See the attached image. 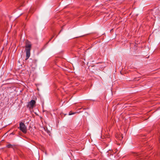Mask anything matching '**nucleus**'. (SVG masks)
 Masks as SVG:
<instances>
[{"label":"nucleus","instance_id":"423d86ee","mask_svg":"<svg viewBox=\"0 0 160 160\" xmlns=\"http://www.w3.org/2000/svg\"><path fill=\"white\" fill-rule=\"evenodd\" d=\"M36 60H34V61H33V63H35V64H36Z\"/></svg>","mask_w":160,"mask_h":160},{"label":"nucleus","instance_id":"1a4fd4ad","mask_svg":"<svg viewBox=\"0 0 160 160\" xmlns=\"http://www.w3.org/2000/svg\"><path fill=\"white\" fill-rule=\"evenodd\" d=\"M53 37H52L51 38V39L50 40L52 39V38H53Z\"/></svg>","mask_w":160,"mask_h":160},{"label":"nucleus","instance_id":"0eeeda50","mask_svg":"<svg viewBox=\"0 0 160 160\" xmlns=\"http://www.w3.org/2000/svg\"><path fill=\"white\" fill-rule=\"evenodd\" d=\"M62 29L61 30V31L59 32V33H60V32H61V31H62Z\"/></svg>","mask_w":160,"mask_h":160},{"label":"nucleus","instance_id":"6e6552de","mask_svg":"<svg viewBox=\"0 0 160 160\" xmlns=\"http://www.w3.org/2000/svg\"><path fill=\"white\" fill-rule=\"evenodd\" d=\"M11 134H14L12 132V133H11Z\"/></svg>","mask_w":160,"mask_h":160},{"label":"nucleus","instance_id":"20e7f679","mask_svg":"<svg viewBox=\"0 0 160 160\" xmlns=\"http://www.w3.org/2000/svg\"><path fill=\"white\" fill-rule=\"evenodd\" d=\"M13 145H11V144H8L7 145L6 147L8 148H13Z\"/></svg>","mask_w":160,"mask_h":160},{"label":"nucleus","instance_id":"9d476101","mask_svg":"<svg viewBox=\"0 0 160 160\" xmlns=\"http://www.w3.org/2000/svg\"><path fill=\"white\" fill-rule=\"evenodd\" d=\"M138 159L139 158V157H138Z\"/></svg>","mask_w":160,"mask_h":160},{"label":"nucleus","instance_id":"f257e3e1","mask_svg":"<svg viewBox=\"0 0 160 160\" xmlns=\"http://www.w3.org/2000/svg\"><path fill=\"white\" fill-rule=\"evenodd\" d=\"M32 45L31 42L28 40L26 41V45L25 46V51L26 52V60H27L30 56V50L31 49Z\"/></svg>","mask_w":160,"mask_h":160},{"label":"nucleus","instance_id":"f03ea898","mask_svg":"<svg viewBox=\"0 0 160 160\" xmlns=\"http://www.w3.org/2000/svg\"><path fill=\"white\" fill-rule=\"evenodd\" d=\"M19 129L24 133H26L27 132V127L25 124L22 122L19 123Z\"/></svg>","mask_w":160,"mask_h":160},{"label":"nucleus","instance_id":"7ed1b4c3","mask_svg":"<svg viewBox=\"0 0 160 160\" xmlns=\"http://www.w3.org/2000/svg\"><path fill=\"white\" fill-rule=\"evenodd\" d=\"M36 101L34 100H32L28 103L27 107L29 108H33L35 106Z\"/></svg>","mask_w":160,"mask_h":160},{"label":"nucleus","instance_id":"39448f33","mask_svg":"<svg viewBox=\"0 0 160 160\" xmlns=\"http://www.w3.org/2000/svg\"><path fill=\"white\" fill-rule=\"evenodd\" d=\"M76 113V112H73V113H72L71 112H70L69 113V115H73V114H75Z\"/></svg>","mask_w":160,"mask_h":160}]
</instances>
